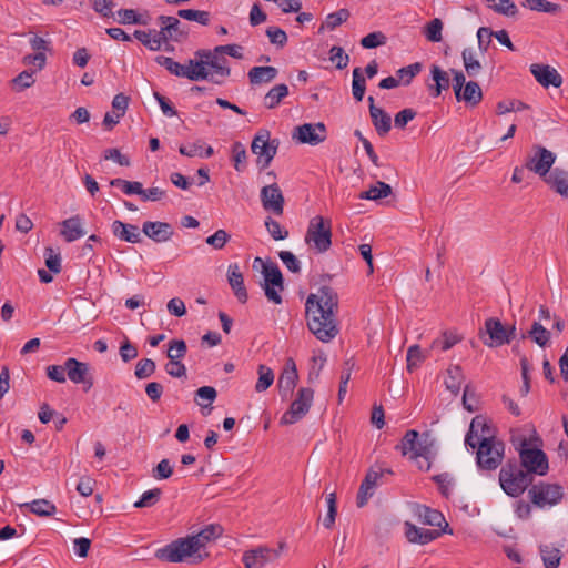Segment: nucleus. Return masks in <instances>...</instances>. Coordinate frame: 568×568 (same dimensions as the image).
I'll return each mask as SVG.
<instances>
[{
  "label": "nucleus",
  "instance_id": "1",
  "mask_svg": "<svg viewBox=\"0 0 568 568\" xmlns=\"http://www.w3.org/2000/svg\"><path fill=\"white\" fill-rule=\"evenodd\" d=\"M305 310L307 327L317 339L328 343L337 336L338 295L332 287L322 286L310 294Z\"/></svg>",
  "mask_w": 568,
  "mask_h": 568
},
{
  "label": "nucleus",
  "instance_id": "2",
  "mask_svg": "<svg viewBox=\"0 0 568 568\" xmlns=\"http://www.w3.org/2000/svg\"><path fill=\"white\" fill-rule=\"evenodd\" d=\"M220 525H207L200 532L179 538L155 551V558L163 562L199 564L209 556L204 551L209 541L222 535Z\"/></svg>",
  "mask_w": 568,
  "mask_h": 568
},
{
  "label": "nucleus",
  "instance_id": "3",
  "mask_svg": "<svg viewBox=\"0 0 568 568\" xmlns=\"http://www.w3.org/2000/svg\"><path fill=\"white\" fill-rule=\"evenodd\" d=\"M534 477L517 464L508 463L499 471V484L511 497L520 496L531 484Z\"/></svg>",
  "mask_w": 568,
  "mask_h": 568
},
{
  "label": "nucleus",
  "instance_id": "4",
  "mask_svg": "<svg viewBox=\"0 0 568 568\" xmlns=\"http://www.w3.org/2000/svg\"><path fill=\"white\" fill-rule=\"evenodd\" d=\"M476 463L483 470H495L499 467L504 458L505 445L501 440L493 438H481L476 442Z\"/></svg>",
  "mask_w": 568,
  "mask_h": 568
},
{
  "label": "nucleus",
  "instance_id": "5",
  "mask_svg": "<svg viewBox=\"0 0 568 568\" xmlns=\"http://www.w3.org/2000/svg\"><path fill=\"white\" fill-rule=\"evenodd\" d=\"M305 242L318 253L328 251L332 245L331 222L321 215L311 219L305 234Z\"/></svg>",
  "mask_w": 568,
  "mask_h": 568
},
{
  "label": "nucleus",
  "instance_id": "6",
  "mask_svg": "<svg viewBox=\"0 0 568 568\" xmlns=\"http://www.w3.org/2000/svg\"><path fill=\"white\" fill-rule=\"evenodd\" d=\"M433 447L434 440L429 433H423L419 435L415 429L406 432L402 443L396 446V448L399 449L404 456L410 454L413 459L433 455Z\"/></svg>",
  "mask_w": 568,
  "mask_h": 568
},
{
  "label": "nucleus",
  "instance_id": "7",
  "mask_svg": "<svg viewBox=\"0 0 568 568\" xmlns=\"http://www.w3.org/2000/svg\"><path fill=\"white\" fill-rule=\"evenodd\" d=\"M516 327L506 326L500 320L490 317L485 321V329L480 333L484 345L499 347L509 344L515 338Z\"/></svg>",
  "mask_w": 568,
  "mask_h": 568
},
{
  "label": "nucleus",
  "instance_id": "8",
  "mask_svg": "<svg viewBox=\"0 0 568 568\" xmlns=\"http://www.w3.org/2000/svg\"><path fill=\"white\" fill-rule=\"evenodd\" d=\"M257 263L262 264L263 266V288L265 292V296L270 302H273L274 304H281L282 296L280 292L284 290V280L278 266L274 263L265 264L263 263L261 257H255L254 265H256Z\"/></svg>",
  "mask_w": 568,
  "mask_h": 568
},
{
  "label": "nucleus",
  "instance_id": "9",
  "mask_svg": "<svg viewBox=\"0 0 568 568\" xmlns=\"http://www.w3.org/2000/svg\"><path fill=\"white\" fill-rule=\"evenodd\" d=\"M278 145L280 140L271 139V133L266 129H262L255 134L251 150L257 155V164L262 169H266L271 164L277 153Z\"/></svg>",
  "mask_w": 568,
  "mask_h": 568
},
{
  "label": "nucleus",
  "instance_id": "10",
  "mask_svg": "<svg viewBox=\"0 0 568 568\" xmlns=\"http://www.w3.org/2000/svg\"><path fill=\"white\" fill-rule=\"evenodd\" d=\"M519 458L524 471L531 476L534 474L544 476L549 469L547 455L541 449L528 447L526 439L521 443Z\"/></svg>",
  "mask_w": 568,
  "mask_h": 568
},
{
  "label": "nucleus",
  "instance_id": "11",
  "mask_svg": "<svg viewBox=\"0 0 568 568\" xmlns=\"http://www.w3.org/2000/svg\"><path fill=\"white\" fill-rule=\"evenodd\" d=\"M314 399V390L310 387H302L297 390L295 399L288 410L281 417L282 425H293L301 420L310 410Z\"/></svg>",
  "mask_w": 568,
  "mask_h": 568
},
{
  "label": "nucleus",
  "instance_id": "12",
  "mask_svg": "<svg viewBox=\"0 0 568 568\" xmlns=\"http://www.w3.org/2000/svg\"><path fill=\"white\" fill-rule=\"evenodd\" d=\"M528 495L531 503L539 508L554 506L558 504L564 496L561 486L548 483L532 485Z\"/></svg>",
  "mask_w": 568,
  "mask_h": 568
},
{
  "label": "nucleus",
  "instance_id": "13",
  "mask_svg": "<svg viewBox=\"0 0 568 568\" xmlns=\"http://www.w3.org/2000/svg\"><path fill=\"white\" fill-rule=\"evenodd\" d=\"M292 139L300 144L318 145L327 139V130L323 122L304 123L294 128Z\"/></svg>",
  "mask_w": 568,
  "mask_h": 568
},
{
  "label": "nucleus",
  "instance_id": "14",
  "mask_svg": "<svg viewBox=\"0 0 568 568\" xmlns=\"http://www.w3.org/2000/svg\"><path fill=\"white\" fill-rule=\"evenodd\" d=\"M280 558V550L260 546L254 549L244 551L242 561L245 568H264L268 562H273Z\"/></svg>",
  "mask_w": 568,
  "mask_h": 568
},
{
  "label": "nucleus",
  "instance_id": "15",
  "mask_svg": "<svg viewBox=\"0 0 568 568\" xmlns=\"http://www.w3.org/2000/svg\"><path fill=\"white\" fill-rule=\"evenodd\" d=\"M556 155L544 146H535V154L527 161L526 168L540 176H546L555 163Z\"/></svg>",
  "mask_w": 568,
  "mask_h": 568
},
{
  "label": "nucleus",
  "instance_id": "16",
  "mask_svg": "<svg viewBox=\"0 0 568 568\" xmlns=\"http://www.w3.org/2000/svg\"><path fill=\"white\" fill-rule=\"evenodd\" d=\"M65 369L69 379L74 384H84L85 390L93 386V378L90 375V366L88 363L79 362L70 357L65 361Z\"/></svg>",
  "mask_w": 568,
  "mask_h": 568
},
{
  "label": "nucleus",
  "instance_id": "17",
  "mask_svg": "<svg viewBox=\"0 0 568 568\" xmlns=\"http://www.w3.org/2000/svg\"><path fill=\"white\" fill-rule=\"evenodd\" d=\"M261 202L266 211L282 215L284 211V196L276 183L266 185L261 190Z\"/></svg>",
  "mask_w": 568,
  "mask_h": 568
},
{
  "label": "nucleus",
  "instance_id": "18",
  "mask_svg": "<svg viewBox=\"0 0 568 568\" xmlns=\"http://www.w3.org/2000/svg\"><path fill=\"white\" fill-rule=\"evenodd\" d=\"M485 437L488 439L495 437L494 432L487 423L486 418L481 415H478L474 417L470 423L469 430L465 437V444L475 449L476 442H480L481 438Z\"/></svg>",
  "mask_w": 568,
  "mask_h": 568
},
{
  "label": "nucleus",
  "instance_id": "19",
  "mask_svg": "<svg viewBox=\"0 0 568 568\" xmlns=\"http://www.w3.org/2000/svg\"><path fill=\"white\" fill-rule=\"evenodd\" d=\"M530 72L537 82H539L545 88L550 85L559 88L562 83L561 75L550 65L534 63L530 65Z\"/></svg>",
  "mask_w": 568,
  "mask_h": 568
},
{
  "label": "nucleus",
  "instance_id": "20",
  "mask_svg": "<svg viewBox=\"0 0 568 568\" xmlns=\"http://www.w3.org/2000/svg\"><path fill=\"white\" fill-rule=\"evenodd\" d=\"M298 374L296 364L293 358H287L284 365V368L280 375L277 381V386L280 389V394L284 397L291 394L297 383Z\"/></svg>",
  "mask_w": 568,
  "mask_h": 568
},
{
  "label": "nucleus",
  "instance_id": "21",
  "mask_svg": "<svg viewBox=\"0 0 568 568\" xmlns=\"http://www.w3.org/2000/svg\"><path fill=\"white\" fill-rule=\"evenodd\" d=\"M142 232L156 243L168 242L173 236V227L166 222L146 221L142 225Z\"/></svg>",
  "mask_w": 568,
  "mask_h": 568
},
{
  "label": "nucleus",
  "instance_id": "22",
  "mask_svg": "<svg viewBox=\"0 0 568 568\" xmlns=\"http://www.w3.org/2000/svg\"><path fill=\"white\" fill-rule=\"evenodd\" d=\"M406 537L409 542L426 545L437 539L445 529L419 528L413 524L406 523Z\"/></svg>",
  "mask_w": 568,
  "mask_h": 568
},
{
  "label": "nucleus",
  "instance_id": "23",
  "mask_svg": "<svg viewBox=\"0 0 568 568\" xmlns=\"http://www.w3.org/2000/svg\"><path fill=\"white\" fill-rule=\"evenodd\" d=\"M381 477H382V471H376L373 469H371L366 474L365 478L363 479V481L359 486L357 498H356V504L359 508L364 507L367 504L368 499L373 497V495L375 493V488L377 486V481Z\"/></svg>",
  "mask_w": 568,
  "mask_h": 568
},
{
  "label": "nucleus",
  "instance_id": "24",
  "mask_svg": "<svg viewBox=\"0 0 568 568\" xmlns=\"http://www.w3.org/2000/svg\"><path fill=\"white\" fill-rule=\"evenodd\" d=\"M215 53L211 60H201L203 62L204 68L207 70L210 67L213 71L209 72V79L215 84H222L224 79L231 74V69L227 67V61L225 58H220Z\"/></svg>",
  "mask_w": 568,
  "mask_h": 568
},
{
  "label": "nucleus",
  "instance_id": "25",
  "mask_svg": "<svg viewBox=\"0 0 568 568\" xmlns=\"http://www.w3.org/2000/svg\"><path fill=\"white\" fill-rule=\"evenodd\" d=\"M61 236L67 242H73L85 235L83 219L80 215L69 217L61 223Z\"/></svg>",
  "mask_w": 568,
  "mask_h": 568
},
{
  "label": "nucleus",
  "instance_id": "26",
  "mask_svg": "<svg viewBox=\"0 0 568 568\" xmlns=\"http://www.w3.org/2000/svg\"><path fill=\"white\" fill-rule=\"evenodd\" d=\"M160 26L166 32L171 41L181 42L187 37V31L184 30L181 21L171 16H160L158 18Z\"/></svg>",
  "mask_w": 568,
  "mask_h": 568
},
{
  "label": "nucleus",
  "instance_id": "27",
  "mask_svg": "<svg viewBox=\"0 0 568 568\" xmlns=\"http://www.w3.org/2000/svg\"><path fill=\"white\" fill-rule=\"evenodd\" d=\"M227 281L239 302L245 303L248 296L246 287L244 285L243 275L237 264L229 265Z\"/></svg>",
  "mask_w": 568,
  "mask_h": 568
},
{
  "label": "nucleus",
  "instance_id": "28",
  "mask_svg": "<svg viewBox=\"0 0 568 568\" xmlns=\"http://www.w3.org/2000/svg\"><path fill=\"white\" fill-rule=\"evenodd\" d=\"M112 233L114 236L120 239L121 241H125L129 243H139L141 242V233L136 225L126 224L122 221H114L111 225Z\"/></svg>",
  "mask_w": 568,
  "mask_h": 568
},
{
  "label": "nucleus",
  "instance_id": "29",
  "mask_svg": "<svg viewBox=\"0 0 568 568\" xmlns=\"http://www.w3.org/2000/svg\"><path fill=\"white\" fill-rule=\"evenodd\" d=\"M478 57L479 53L474 48H465L462 52L465 72L469 78H476L483 71V64Z\"/></svg>",
  "mask_w": 568,
  "mask_h": 568
},
{
  "label": "nucleus",
  "instance_id": "30",
  "mask_svg": "<svg viewBox=\"0 0 568 568\" xmlns=\"http://www.w3.org/2000/svg\"><path fill=\"white\" fill-rule=\"evenodd\" d=\"M371 118H372L373 125L375 126V130L379 136H384L390 131V129H392L390 115L388 113H386L382 108L372 105Z\"/></svg>",
  "mask_w": 568,
  "mask_h": 568
},
{
  "label": "nucleus",
  "instance_id": "31",
  "mask_svg": "<svg viewBox=\"0 0 568 568\" xmlns=\"http://www.w3.org/2000/svg\"><path fill=\"white\" fill-rule=\"evenodd\" d=\"M546 182L560 195L568 196V172L556 168L546 178Z\"/></svg>",
  "mask_w": 568,
  "mask_h": 568
},
{
  "label": "nucleus",
  "instance_id": "32",
  "mask_svg": "<svg viewBox=\"0 0 568 568\" xmlns=\"http://www.w3.org/2000/svg\"><path fill=\"white\" fill-rule=\"evenodd\" d=\"M155 62L159 65L164 67L171 74H174L176 77L186 78L189 80H195L197 77H201V74H199V73L185 72L183 69V65L181 63L174 61L170 57L158 55L155 58Z\"/></svg>",
  "mask_w": 568,
  "mask_h": 568
},
{
  "label": "nucleus",
  "instance_id": "33",
  "mask_svg": "<svg viewBox=\"0 0 568 568\" xmlns=\"http://www.w3.org/2000/svg\"><path fill=\"white\" fill-rule=\"evenodd\" d=\"M416 515L425 525L442 527V525L445 524V527H448V524L446 523L443 514L436 509H432L427 506H418L416 509Z\"/></svg>",
  "mask_w": 568,
  "mask_h": 568
},
{
  "label": "nucleus",
  "instance_id": "34",
  "mask_svg": "<svg viewBox=\"0 0 568 568\" xmlns=\"http://www.w3.org/2000/svg\"><path fill=\"white\" fill-rule=\"evenodd\" d=\"M278 71L274 67H254L248 71V79L252 84H262L273 81Z\"/></svg>",
  "mask_w": 568,
  "mask_h": 568
},
{
  "label": "nucleus",
  "instance_id": "35",
  "mask_svg": "<svg viewBox=\"0 0 568 568\" xmlns=\"http://www.w3.org/2000/svg\"><path fill=\"white\" fill-rule=\"evenodd\" d=\"M21 507L28 508L32 514L39 517H50L57 511L55 505L47 499H36L30 503L22 504Z\"/></svg>",
  "mask_w": 568,
  "mask_h": 568
},
{
  "label": "nucleus",
  "instance_id": "36",
  "mask_svg": "<svg viewBox=\"0 0 568 568\" xmlns=\"http://www.w3.org/2000/svg\"><path fill=\"white\" fill-rule=\"evenodd\" d=\"M432 79L435 84L430 85L429 89L434 90L432 93L433 97H439L443 90H447L449 88V77L448 73L442 70L438 65H432L430 69Z\"/></svg>",
  "mask_w": 568,
  "mask_h": 568
},
{
  "label": "nucleus",
  "instance_id": "37",
  "mask_svg": "<svg viewBox=\"0 0 568 568\" xmlns=\"http://www.w3.org/2000/svg\"><path fill=\"white\" fill-rule=\"evenodd\" d=\"M390 194L392 186L385 182L377 181L376 184L372 185L367 191L362 192L359 199L378 201Z\"/></svg>",
  "mask_w": 568,
  "mask_h": 568
},
{
  "label": "nucleus",
  "instance_id": "38",
  "mask_svg": "<svg viewBox=\"0 0 568 568\" xmlns=\"http://www.w3.org/2000/svg\"><path fill=\"white\" fill-rule=\"evenodd\" d=\"M462 100L465 103L475 106L483 100V92L479 84L475 81L465 83L464 91L460 93Z\"/></svg>",
  "mask_w": 568,
  "mask_h": 568
},
{
  "label": "nucleus",
  "instance_id": "39",
  "mask_svg": "<svg viewBox=\"0 0 568 568\" xmlns=\"http://www.w3.org/2000/svg\"><path fill=\"white\" fill-rule=\"evenodd\" d=\"M464 378L463 369L459 365L450 366L447 369V378L445 381L446 388L454 395H457L460 390Z\"/></svg>",
  "mask_w": 568,
  "mask_h": 568
},
{
  "label": "nucleus",
  "instance_id": "40",
  "mask_svg": "<svg viewBox=\"0 0 568 568\" xmlns=\"http://www.w3.org/2000/svg\"><path fill=\"white\" fill-rule=\"evenodd\" d=\"M288 94V88L286 84H276L273 87L264 97V105L267 109L276 108L281 101Z\"/></svg>",
  "mask_w": 568,
  "mask_h": 568
},
{
  "label": "nucleus",
  "instance_id": "41",
  "mask_svg": "<svg viewBox=\"0 0 568 568\" xmlns=\"http://www.w3.org/2000/svg\"><path fill=\"white\" fill-rule=\"evenodd\" d=\"M258 379L255 384V390L257 393L265 392L274 382V373L266 365H258L257 367Z\"/></svg>",
  "mask_w": 568,
  "mask_h": 568
},
{
  "label": "nucleus",
  "instance_id": "42",
  "mask_svg": "<svg viewBox=\"0 0 568 568\" xmlns=\"http://www.w3.org/2000/svg\"><path fill=\"white\" fill-rule=\"evenodd\" d=\"M349 16H351L349 11L344 8L339 9L336 12L329 13L326 17L324 23L321 26L320 32L323 31L324 29L334 30L342 23L346 22L348 20Z\"/></svg>",
  "mask_w": 568,
  "mask_h": 568
},
{
  "label": "nucleus",
  "instance_id": "43",
  "mask_svg": "<svg viewBox=\"0 0 568 568\" xmlns=\"http://www.w3.org/2000/svg\"><path fill=\"white\" fill-rule=\"evenodd\" d=\"M521 4L537 12L557 13L560 11L559 4L547 0H524Z\"/></svg>",
  "mask_w": 568,
  "mask_h": 568
},
{
  "label": "nucleus",
  "instance_id": "44",
  "mask_svg": "<svg viewBox=\"0 0 568 568\" xmlns=\"http://www.w3.org/2000/svg\"><path fill=\"white\" fill-rule=\"evenodd\" d=\"M178 16L189 21H195L202 26L210 23V12L194 9H181L178 11Z\"/></svg>",
  "mask_w": 568,
  "mask_h": 568
},
{
  "label": "nucleus",
  "instance_id": "45",
  "mask_svg": "<svg viewBox=\"0 0 568 568\" xmlns=\"http://www.w3.org/2000/svg\"><path fill=\"white\" fill-rule=\"evenodd\" d=\"M528 335L540 347H545L550 339V333L539 322H534Z\"/></svg>",
  "mask_w": 568,
  "mask_h": 568
},
{
  "label": "nucleus",
  "instance_id": "46",
  "mask_svg": "<svg viewBox=\"0 0 568 568\" xmlns=\"http://www.w3.org/2000/svg\"><path fill=\"white\" fill-rule=\"evenodd\" d=\"M366 90V81L359 68L353 70L352 91L356 101H362Z\"/></svg>",
  "mask_w": 568,
  "mask_h": 568
},
{
  "label": "nucleus",
  "instance_id": "47",
  "mask_svg": "<svg viewBox=\"0 0 568 568\" xmlns=\"http://www.w3.org/2000/svg\"><path fill=\"white\" fill-rule=\"evenodd\" d=\"M489 7L501 14L514 17L518 10L516 4L511 0H486Z\"/></svg>",
  "mask_w": 568,
  "mask_h": 568
},
{
  "label": "nucleus",
  "instance_id": "48",
  "mask_svg": "<svg viewBox=\"0 0 568 568\" xmlns=\"http://www.w3.org/2000/svg\"><path fill=\"white\" fill-rule=\"evenodd\" d=\"M110 185L121 187L122 191L128 195H131V194L140 195L143 192V185L141 182H138V181L131 182V181H126V180L118 178V179L111 180Z\"/></svg>",
  "mask_w": 568,
  "mask_h": 568
},
{
  "label": "nucleus",
  "instance_id": "49",
  "mask_svg": "<svg viewBox=\"0 0 568 568\" xmlns=\"http://www.w3.org/2000/svg\"><path fill=\"white\" fill-rule=\"evenodd\" d=\"M540 554L546 568H557L560 564V551L549 546L540 547Z\"/></svg>",
  "mask_w": 568,
  "mask_h": 568
},
{
  "label": "nucleus",
  "instance_id": "50",
  "mask_svg": "<svg viewBox=\"0 0 568 568\" xmlns=\"http://www.w3.org/2000/svg\"><path fill=\"white\" fill-rule=\"evenodd\" d=\"M156 368L155 362L150 358L140 359L135 365L134 375L138 379H144L154 374Z\"/></svg>",
  "mask_w": 568,
  "mask_h": 568
},
{
  "label": "nucleus",
  "instance_id": "51",
  "mask_svg": "<svg viewBox=\"0 0 568 568\" xmlns=\"http://www.w3.org/2000/svg\"><path fill=\"white\" fill-rule=\"evenodd\" d=\"M426 356L423 354L419 345H412L407 351V371L413 372L416 367H418L424 361Z\"/></svg>",
  "mask_w": 568,
  "mask_h": 568
},
{
  "label": "nucleus",
  "instance_id": "52",
  "mask_svg": "<svg viewBox=\"0 0 568 568\" xmlns=\"http://www.w3.org/2000/svg\"><path fill=\"white\" fill-rule=\"evenodd\" d=\"M162 495V490L160 488H153L148 491H144L141 498L134 503V507L136 508H145L155 505Z\"/></svg>",
  "mask_w": 568,
  "mask_h": 568
},
{
  "label": "nucleus",
  "instance_id": "53",
  "mask_svg": "<svg viewBox=\"0 0 568 568\" xmlns=\"http://www.w3.org/2000/svg\"><path fill=\"white\" fill-rule=\"evenodd\" d=\"M443 22L440 19H433L427 26L425 30V36L427 40L432 42H440L443 40L442 36Z\"/></svg>",
  "mask_w": 568,
  "mask_h": 568
},
{
  "label": "nucleus",
  "instance_id": "54",
  "mask_svg": "<svg viewBox=\"0 0 568 568\" xmlns=\"http://www.w3.org/2000/svg\"><path fill=\"white\" fill-rule=\"evenodd\" d=\"M187 347L186 343L183 339H172L169 343L168 348V358L169 359H179L183 358L186 354Z\"/></svg>",
  "mask_w": 568,
  "mask_h": 568
},
{
  "label": "nucleus",
  "instance_id": "55",
  "mask_svg": "<svg viewBox=\"0 0 568 568\" xmlns=\"http://www.w3.org/2000/svg\"><path fill=\"white\" fill-rule=\"evenodd\" d=\"M230 239V234L225 230L220 229L212 235L207 236L205 239V243L215 250H222Z\"/></svg>",
  "mask_w": 568,
  "mask_h": 568
},
{
  "label": "nucleus",
  "instance_id": "56",
  "mask_svg": "<svg viewBox=\"0 0 568 568\" xmlns=\"http://www.w3.org/2000/svg\"><path fill=\"white\" fill-rule=\"evenodd\" d=\"M329 60L338 70H343L349 62V57L346 54L341 47H332L329 50Z\"/></svg>",
  "mask_w": 568,
  "mask_h": 568
},
{
  "label": "nucleus",
  "instance_id": "57",
  "mask_svg": "<svg viewBox=\"0 0 568 568\" xmlns=\"http://www.w3.org/2000/svg\"><path fill=\"white\" fill-rule=\"evenodd\" d=\"M460 341V337L455 333L445 332L442 338L435 339L432 344L433 348H440L448 351Z\"/></svg>",
  "mask_w": 568,
  "mask_h": 568
},
{
  "label": "nucleus",
  "instance_id": "58",
  "mask_svg": "<svg viewBox=\"0 0 568 568\" xmlns=\"http://www.w3.org/2000/svg\"><path fill=\"white\" fill-rule=\"evenodd\" d=\"M234 168L241 172L244 169V164L247 159L245 146L241 142H235L232 146Z\"/></svg>",
  "mask_w": 568,
  "mask_h": 568
},
{
  "label": "nucleus",
  "instance_id": "59",
  "mask_svg": "<svg viewBox=\"0 0 568 568\" xmlns=\"http://www.w3.org/2000/svg\"><path fill=\"white\" fill-rule=\"evenodd\" d=\"M118 21L122 24H146L133 9H120L118 11Z\"/></svg>",
  "mask_w": 568,
  "mask_h": 568
},
{
  "label": "nucleus",
  "instance_id": "60",
  "mask_svg": "<svg viewBox=\"0 0 568 568\" xmlns=\"http://www.w3.org/2000/svg\"><path fill=\"white\" fill-rule=\"evenodd\" d=\"M326 503H327V514L323 520V525L326 528H331L335 523V517L337 514L335 493H329L327 495Z\"/></svg>",
  "mask_w": 568,
  "mask_h": 568
},
{
  "label": "nucleus",
  "instance_id": "61",
  "mask_svg": "<svg viewBox=\"0 0 568 568\" xmlns=\"http://www.w3.org/2000/svg\"><path fill=\"white\" fill-rule=\"evenodd\" d=\"M265 227H266L267 232L270 233V235L275 241H281L288 236V232L286 230H283L281 224L271 217H267L265 220Z\"/></svg>",
  "mask_w": 568,
  "mask_h": 568
},
{
  "label": "nucleus",
  "instance_id": "62",
  "mask_svg": "<svg viewBox=\"0 0 568 568\" xmlns=\"http://www.w3.org/2000/svg\"><path fill=\"white\" fill-rule=\"evenodd\" d=\"M173 474V467L169 459H162L152 470V476L158 480L168 479Z\"/></svg>",
  "mask_w": 568,
  "mask_h": 568
},
{
  "label": "nucleus",
  "instance_id": "63",
  "mask_svg": "<svg viewBox=\"0 0 568 568\" xmlns=\"http://www.w3.org/2000/svg\"><path fill=\"white\" fill-rule=\"evenodd\" d=\"M422 71V63L415 62L407 67H404L397 71V74L405 84H409L419 72Z\"/></svg>",
  "mask_w": 568,
  "mask_h": 568
},
{
  "label": "nucleus",
  "instance_id": "64",
  "mask_svg": "<svg viewBox=\"0 0 568 568\" xmlns=\"http://www.w3.org/2000/svg\"><path fill=\"white\" fill-rule=\"evenodd\" d=\"M278 257L281 258L283 264L286 266V268L288 271H291L292 273L301 272V263L292 252L281 251V252H278Z\"/></svg>",
  "mask_w": 568,
  "mask_h": 568
}]
</instances>
